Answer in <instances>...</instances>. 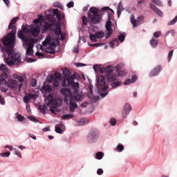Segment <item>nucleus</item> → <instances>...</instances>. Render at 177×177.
Masks as SVG:
<instances>
[{
	"instance_id": "obj_1",
	"label": "nucleus",
	"mask_w": 177,
	"mask_h": 177,
	"mask_svg": "<svg viewBox=\"0 0 177 177\" xmlns=\"http://www.w3.org/2000/svg\"><path fill=\"white\" fill-rule=\"evenodd\" d=\"M19 21V17H16L13 18L8 26V29L12 30V31L8 33L6 36L3 37L1 41L4 45L5 48H10V49L3 48L1 47V50H6L7 55L10 56L13 53V49L15 48V44H16V31L17 28H16V23Z\"/></svg>"
},
{
	"instance_id": "obj_2",
	"label": "nucleus",
	"mask_w": 177,
	"mask_h": 177,
	"mask_svg": "<svg viewBox=\"0 0 177 177\" xmlns=\"http://www.w3.org/2000/svg\"><path fill=\"white\" fill-rule=\"evenodd\" d=\"M45 105H39V110L42 113V114H46L48 111V107L46 106H52L50 108V111L51 113H56V109L57 107H61L63 101L60 97H56L53 98L52 94H49L44 101Z\"/></svg>"
},
{
	"instance_id": "obj_3",
	"label": "nucleus",
	"mask_w": 177,
	"mask_h": 177,
	"mask_svg": "<svg viewBox=\"0 0 177 177\" xmlns=\"http://www.w3.org/2000/svg\"><path fill=\"white\" fill-rule=\"evenodd\" d=\"M103 12L99 10V8L96 7H91L88 11L87 18L85 16L82 17V23L84 26H86L88 22L90 24H99L102 20Z\"/></svg>"
},
{
	"instance_id": "obj_4",
	"label": "nucleus",
	"mask_w": 177,
	"mask_h": 177,
	"mask_svg": "<svg viewBox=\"0 0 177 177\" xmlns=\"http://www.w3.org/2000/svg\"><path fill=\"white\" fill-rule=\"evenodd\" d=\"M60 92L64 95V96H65V103H66V104H68L69 103V109L71 111H74V110L78 107V105H77V103H75L74 100L71 99V90L68 88H62Z\"/></svg>"
},
{
	"instance_id": "obj_5",
	"label": "nucleus",
	"mask_w": 177,
	"mask_h": 177,
	"mask_svg": "<svg viewBox=\"0 0 177 177\" xmlns=\"http://www.w3.org/2000/svg\"><path fill=\"white\" fill-rule=\"evenodd\" d=\"M72 86L74 89V93H77L80 90V84L74 82V76H71L70 79H65L62 82V86Z\"/></svg>"
},
{
	"instance_id": "obj_6",
	"label": "nucleus",
	"mask_w": 177,
	"mask_h": 177,
	"mask_svg": "<svg viewBox=\"0 0 177 177\" xmlns=\"http://www.w3.org/2000/svg\"><path fill=\"white\" fill-rule=\"evenodd\" d=\"M7 78H8V73L6 72H3L0 75V90L3 93H6L9 88V84L8 82H6Z\"/></svg>"
},
{
	"instance_id": "obj_7",
	"label": "nucleus",
	"mask_w": 177,
	"mask_h": 177,
	"mask_svg": "<svg viewBox=\"0 0 177 177\" xmlns=\"http://www.w3.org/2000/svg\"><path fill=\"white\" fill-rule=\"evenodd\" d=\"M20 59V55L19 53H15L10 57H5L4 60L8 66L12 67V66H15V64H19L21 62Z\"/></svg>"
},
{
	"instance_id": "obj_8",
	"label": "nucleus",
	"mask_w": 177,
	"mask_h": 177,
	"mask_svg": "<svg viewBox=\"0 0 177 177\" xmlns=\"http://www.w3.org/2000/svg\"><path fill=\"white\" fill-rule=\"evenodd\" d=\"M113 70L114 68L113 66H108L105 68V74L107 77V81H109V82H111L117 80V74L113 73Z\"/></svg>"
},
{
	"instance_id": "obj_9",
	"label": "nucleus",
	"mask_w": 177,
	"mask_h": 177,
	"mask_svg": "<svg viewBox=\"0 0 177 177\" xmlns=\"http://www.w3.org/2000/svg\"><path fill=\"white\" fill-rule=\"evenodd\" d=\"M98 91L100 92H106L109 89V86H106V79L104 76H99L97 79Z\"/></svg>"
},
{
	"instance_id": "obj_10",
	"label": "nucleus",
	"mask_w": 177,
	"mask_h": 177,
	"mask_svg": "<svg viewBox=\"0 0 177 177\" xmlns=\"http://www.w3.org/2000/svg\"><path fill=\"white\" fill-rule=\"evenodd\" d=\"M37 41L38 40L37 39L32 38L28 42V48L26 49V55L28 56H32L34 54V50H32V48H34V44H37Z\"/></svg>"
},
{
	"instance_id": "obj_11",
	"label": "nucleus",
	"mask_w": 177,
	"mask_h": 177,
	"mask_svg": "<svg viewBox=\"0 0 177 177\" xmlns=\"http://www.w3.org/2000/svg\"><path fill=\"white\" fill-rule=\"evenodd\" d=\"M144 19L145 17H143V15H140L136 19L135 15H131L130 17V21L133 27H138V26L142 23V21L144 20Z\"/></svg>"
},
{
	"instance_id": "obj_12",
	"label": "nucleus",
	"mask_w": 177,
	"mask_h": 177,
	"mask_svg": "<svg viewBox=\"0 0 177 177\" xmlns=\"http://www.w3.org/2000/svg\"><path fill=\"white\" fill-rule=\"evenodd\" d=\"M41 32V27L38 25H32L29 29V33L32 35V37H38Z\"/></svg>"
},
{
	"instance_id": "obj_13",
	"label": "nucleus",
	"mask_w": 177,
	"mask_h": 177,
	"mask_svg": "<svg viewBox=\"0 0 177 177\" xmlns=\"http://www.w3.org/2000/svg\"><path fill=\"white\" fill-rule=\"evenodd\" d=\"M48 45H49L50 47L53 46V48L56 47V43L55 42V40L52 39V37L50 36H47L45 40L43 41V46H48Z\"/></svg>"
},
{
	"instance_id": "obj_14",
	"label": "nucleus",
	"mask_w": 177,
	"mask_h": 177,
	"mask_svg": "<svg viewBox=\"0 0 177 177\" xmlns=\"http://www.w3.org/2000/svg\"><path fill=\"white\" fill-rule=\"evenodd\" d=\"M132 110V106L129 104H126L122 112L123 118H127V116L129 114V111Z\"/></svg>"
},
{
	"instance_id": "obj_15",
	"label": "nucleus",
	"mask_w": 177,
	"mask_h": 177,
	"mask_svg": "<svg viewBox=\"0 0 177 177\" xmlns=\"http://www.w3.org/2000/svg\"><path fill=\"white\" fill-rule=\"evenodd\" d=\"M105 27L107 30L106 38H110L111 34H113V29L111 28V21H110V19H109V20L106 21Z\"/></svg>"
},
{
	"instance_id": "obj_16",
	"label": "nucleus",
	"mask_w": 177,
	"mask_h": 177,
	"mask_svg": "<svg viewBox=\"0 0 177 177\" xmlns=\"http://www.w3.org/2000/svg\"><path fill=\"white\" fill-rule=\"evenodd\" d=\"M37 97V95L32 94V93H28V94H26V96L24 97V103L28 104V103H30V99H32V100H36Z\"/></svg>"
},
{
	"instance_id": "obj_17",
	"label": "nucleus",
	"mask_w": 177,
	"mask_h": 177,
	"mask_svg": "<svg viewBox=\"0 0 177 177\" xmlns=\"http://www.w3.org/2000/svg\"><path fill=\"white\" fill-rule=\"evenodd\" d=\"M99 136V131L97 129H95L90 131L88 134V140H92V139H95V138H97Z\"/></svg>"
},
{
	"instance_id": "obj_18",
	"label": "nucleus",
	"mask_w": 177,
	"mask_h": 177,
	"mask_svg": "<svg viewBox=\"0 0 177 177\" xmlns=\"http://www.w3.org/2000/svg\"><path fill=\"white\" fill-rule=\"evenodd\" d=\"M162 70V67L161 66H158L156 68H153L150 73V77H156V75H158L160 73V71Z\"/></svg>"
},
{
	"instance_id": "obj_19",
	"label": "nucleus",
	"mask_w": 177,
	"mask_h": 177,
	"mask_svg": "<svg viewBox=\"0 0 177 177\" xmlns=\"http://www.w3.org/2000/svg\"><path fill=\"white\" fill-rule=\"evenodd\" d=\"M53 30H55V35L57 37H59V35H62V28H60V24L55 23L54 24Z\"/></svg>"
},
{
	"instance_id": "obj_20",
	"label": "nucleus",
	"mask_w": 177,
	"mask_h": 177,
	"mask_svg": "<svg viewBox=\"0 0 177 177\" xmlns=\"http://www.w3.org/2000/svg\"><path fill=\"white\" fill-rule=\"evenodd\" d=\"M53 27H55V23L49 24V22H44L43 30L44 31H48V30H53Z\"/></svg>"
},
{
	"instance_id": "obj_21",
	"label": "nucleus",
	"mask_w": 177,
	"mask_h": 177,
	"mask_svg": "<svg viewBox=\"0 0 177 177\" xmlns=\"http://www.w3.org/2000/svg\"><path fill=\"white\" fill-rule=\"evenodd\" d=\"M8 84L9 88H10L11 89H15L19 86V84H17V81L15 80H12V79L9 80Z\"/></svg>"
},
{
	"instance_id": "obj_22",
	"label": "nucleus",
	"mask_w": 177,
	"mask_h": 177,
	"mask_svg": "<svg viewBox=\"0 0 177 177\" xmlns=\"http://www.w3.org/2000/svg\"><path fill=\"white\" fill-rule=\"evenodd\" d=\"M71 99L75 102H81L82 95L78 94V93H75L74 95H73V92H71Z\"/></svg>"
},
{
	"instance_id": "obj_23",
	"label": "nucleus",
	"mask_w": 177,
	"mask_h": 177,
	"mask_svg": "<svg viewBox=\"0 0 177 177\" xmlns=\"http://www.w3.org/2000/svg\"><path fill=\"white\" fill-rule=\"evenodd\" d=\"M41 91L42 93H44V92H48L49 93L52 92V88H50V86L46 85V82H44V86L41 88Z\"/></svg>"
},
{
	"instance_id": "obj_24",
	"label": "nucleus",
	"mask_w": 177,
	"mask_h": 177,
	"mask_svg": "<svg viewBox=\"0 0 177 177\" xmlns=\"http://www.w3.org/2000/svg\"><path fill=\"white\" fill-rule=\"evenodd\" d=\"M150 7L151 9H153L156 13L158 15V16H160V17H162V12L158 9L154 4L151 3Z\"/></svg>"
},
{
	"instance_id": "obj_25",
	"label": "nucleus",
	"mask_w": 177,
	"mask_h": 177,
	"mask_svg": "<svg viewBox=\"0 0 177 177\" xmlns=\"http://www.w3.org/2000/svg\"><path fill=\"white\" fill-rule=\"evenodd\" d=\"M122 10H124V6H122V3L120 2L118 5V9H117V16L118 19H120V16H121V13H122Z\"/></svg>"
},
{
	"instance_id": "obj_26",
	"label": "nucleus",
	"mask_w": 177,
	"mask_h": 177,
	"mask_svg": "<svg viewBox=\"0 0 177 177\" xmlns=\"http://www.w3.org/2000/svg\"><path fill=\"white\" fill-rule=\"evenodd\" d=\"M53 13L54 16H56L58 21H62V15H60V12H59L58 9H54L53 10Z\"/></svg>"
},
{
	"instance_id": "obj_27",
	"label": "nucleus",
	"mask_w": 177,
	"mask_h": 177,
	"mask_svg": "<svg viewBox=\"0 0 177 177\" xmlns=\"http://www.w3.org/2000/svg\"><path fill=\"white\" fill-rule=\"evenodd\" d=\"M150 45L152 48H157L158 45V40L156 39L155 38H152L150 40Z\"/></svg>"
},
{
	"instance_id": "obj_28",
	"label": "nucleus",
	"mask_w": 177,
	"mask_h": 177,
	"mask_svg": "<svg viewBox=\"0 0 177 177\" xmlns=\"http://www.w3.org/2000/svg\"><path fill=\"white\" fill-rule=\"evenodd\" d=\"M63 74L65 77L64 80H70V78H71V77H70V71H68V69H64Z\"/></svg>"
},
{
	"instance_id": "obj_29",
	"label": "nucleus",
	"mask_w": 177,
	"mask_h": 177,
	"mask_svg": "<svg viewBox=\"0 0 177 177\" xmlns=\"http://www.w3.org/2000/svg\"><path fill=\"white\" fill-rule=\"evenodd\" d=\"M17 37H18V38L21 39V41H26V37H24V34L23 33V30L18 31Z\"/></svg>"
},
{
	"instance_id": "obj_30",
	"label": "nucleus",
	"mask_w": 177,
	"mask_h": 177,
	"mask_svg": "<svg viewBox=\"0 0 177 177\" xmlns=\"http://www.w3.org/2000/svg\"><path fill=\"white\" fill-rule=\"evenodd\" d=\"M46 53H50L51 55H55V53H56V50H55V48L50 46L46 48Z\"/></svg>"
},
{
	"instance_id": "obj_31",
	"label": "nucleus",
	"mask_w": 177,
	"mask_h": 177,
	"mask_svg": "<svg viewBox=\"0 0 177 177\" xmlns=\"http://www.w3.org/2000/svg\"><path fill=\"white\" fill-rule=\"evenodd\" d=\"M13 78L17 80L19 82H24V79L23 78V77L19 75L18 74H14Z\"/></svg>"
},
{
	"instance_id": "obj_32",
	"label": "nucleus",
	"mask_w": 177,
	"mask_h": 177,
	"mask_svg": "<svg viewBox=\"0 0 177 177\" xmlns=\"http://www.w3.org/2000/svg\"><path fill=\"white\" fill-rule=\"evenodd\" d=\"M63 124H56L55 125V132L57 133H62V127Z\"/></svg>"
},
{
	"instance_id": "obj_33",
	"label": "nucleus",
	"mask_w": 177,
	"mask_h": 177,
	"mask_svg": "<svg viewBox=\"0 0 177 177\" xmlns=\"http://www.w3.org/2000/svg\"><path fill=\"white\" fill-rule=\"evenodd\" d=\"M125 37H126L125 33L120 34L118 36V41L119 40L120 42H124V41H125Z\"/></svg>"
},
{
	"instance_id": "obj_34",
	"label": "nucleus",
	"mask_w": 177,
	"mask_h": 177,
	"mask_svg": "<svg viewBox=\"0 0 177 177\" xmlns=\"http://www.w3.org/2000/svg\"><path fill=\"white\" fill-rule=\"evenodd\" d=\"M124 151V145L119 144L116 147V151H119L121 153V151Z\"/></svg>"
},
{
	"instance_id": "obj_35",
	"label": "nucleus",
	"mask_w": 177,
	"mask_h": 177,
	"mask_svg": "<svg viewBox=\"0 0 177 177\" xmlns=\"http://www.w3.org/2000/svg\"><path fill=\"white\" fill-rule=\"evenodd\" d=\"M97 37H96V34L95 35H90V39L91 41H92V42H97Z\"/></svg>"
},
{
	"instance_id": "obj_36",
	"label": "nucleus",
	"mask_w": 177,
	"mask_h": 177,
	"mask_svg": "<svg viewBox=\"0 0 177 177\" xmlns=\"http://www.w3.org/2000/svg\"><path fill=\"white\" fill-rule=\"evenodd\" d=\"M96 37L98 39L103 38L104 37V32H97L95 33Z\"/></svg>"
},
{
	"instance_id": "obj_37",
	"label": "nucleus",
	"mask_w": 177,
	"mask_h": 177,
	"mask_svg": "<svg viewBox=\"0 0 177 177\" xmlns=\"http://www.w3.org/2000/svg\"><path fill=\"white\" fill-rule=\"evenodd\" d=\"M103 156H104L103 152H97L96 153L95 158H97V160H102V158H103Z\"/></svg>"
},
{
	"instance_id": "obj_38",
	"label": "nucleus",
	"mask_w": 177,
	"mask_h": 177,
	"mask_svg": "<svg viewBox=\"0 0 177 177\" xmlns=\"http://www.w3.org/2000/svg\"><path fill=\"white\" fill-rule=\"evenodd\" d=\"M115 42H116V43L118 42V39L115 38V39H113V41H110V43H109V46H110L111 48H114V45H115Z\"/></svg>"
},
{
	"instance_id": "obj_39",
	"label": "nucleus",
	"mask_w": 177,
	"mask_h": 177,
	"mask_svg": "<svg viewBox=\"0 0 177 177\" xmlns=\"http://www.w3.org/2000/svg\"><path fill=\"white\" fill-rule=\"evenodd\" d=\"M112 88H117L121 85V82H113L111 84Z\"/></svg>"
},
{
	"instance_id": "obj_40",
	"label": "nucleus",
	"mask_w": 177,
	"mask_h": 177,
	"mask_svg": "<svg viewBox=\"0 0 177 177\" xmlns=\"http://www.w3.org/2000/svg\"><path fill=\"white\" fill-rule=\"evenodd\" d=\"M151 2L155 5H157V6H162V3L160 0H151Z\"/></svg>"
},
{
	"instance_id": "obj_41",
	"label": "nucleus",
	"mask_w": 177,
	"mask_h": 177,
	"mask_svg": "<svg viewBox=\"0 0 177 177\" xmlns=\"http://www.w3.org/2000/svg\"><path fill=\"white\" fill-rule=\"evenodd\" d=\"M118 75L119 77H125V75H127V71L126 70L120 71L118 72Z\"/></svg>"
},
{
	"instance_id": "obj_42",
	"label": "nucleus",
	"mask_w": 177,
	"mask_h": 177,
	"mask_svg": "<svg viewBox=\"0 0 177 177\" xmlns=\"http://www.w3.org/2000/svg\"><path fill=\"white\" fill-rule=\"evenodd\" d=\"M177 21V15L176 17L168 23V26H174Z\"/></svg>"
},
{
	"instance_id": "obj_43",
	"label": "nucleus",
	"mask_w": 177,
	"mask_h": 177,
	"mask_svg": "<svg viewBox=\"0 0 177 177\" xmlns=\"http://www.w3.org/2000/svg\"><path fill=\"white\" fill-rule=\"evenodd\" d=\"M74 116L73 115H68V114H66V115H64L62 117V120H68V118H73Z\"/></svg>"
},
{
	"instance_id": "obj_44",
	"label": "nucleus",
	"mask_w": 177,
	"mask_h": 177,
	"mask_svg": "<svg viewBox=\"0 0 177 177\" xmlns=\"http://www.w3.org/2000/svg\"><path fill=\"white\" fill-rule=\"evenodd\" d=\"M54 80H62V75L59 73H55L54 75Z\"/></svg>"
},
{
	"instance_id": "obj_45",
	"label": "nucleus",
	"mask_w": 177,
	"mask_h": 177,
	"mask_svg": "<svg viewBox=\"0 0 177 177\" xmlns=\"http://www.w3.org/2000/svg\"><path fill=\"white\" fill-rule=\"evenodd\" d=\"M1 71H6L8 70V66L6 64H1L0 66Z\"/></svg>"
},
{
	"instance_id": "obj_46",
	"label": "nucleus",
	"mask_w": 177,
	"mask_h": 177,
	"mask_svg": "<svg viewBox=\"0 0 177 177\" xmlns=\"http://www.w3.org/2000/svg\"><path fill=\"white\" fill-rule=\"evenodd\" d=\"M162 33L160 31H157L153 32V37L154 38H159V37H161Z\"/></svg>"
},
{
	"instance_id": "obj_47",
	"label": "nucleus",
	"mask_w": 177,
	"mask_h": 177,
	"mask_svg": "<svg viewBox=\"0 0 177 177\" xmlns=\"http://www.w3.org/2000/svg\"><path fill=\"white\" fill-rule=\"evenodd\" d=\"M79 124L80 125H85V124H87L86 119L85 118L80 119L79 121Z\"/></svg>"
},
{
	"instance_id": "obj_48",
	"label": "nucleus",
	"mask_w": 177,
	"mask_h": 177,
	"mask_svg": "<svg viewBox=\"0 0 177 177\" xmlns=\"http://www.w3.org/2000/svg\"><path fill=\"white\" fill-rule=\"evenodd\" d=\"M173 55H174V50H171L169 51L168 55V62H171Z\"/></svg>"
},
{
	"instance_id": "obj_49",
	"label": "nucleus",
	"mask_w": 177,
	"mask_h": 177,
	"mask_svg": "<svg viewBox=\"0 0 177 177\" xmlns=\"http://www.w3.org/2000/svg\"><path fill=\"white\" fill-rule=\"evenodd\" d=\"M21 30H22V31H24V32H25V34H27V32H29L30 30H28V29L27 28V27H26V26H24V25H22V26H21Z\"/></svg>"
},
{
	"instance_id": "obj_50",
	"label": "nucleus",
	"mask_w": 177,
	"mask_h": 177,
	"mask_svg": "<svg viewBox=\"0 0 177 177\" xmlns=\"http://www.w3.org/2000/svg\"><path fill=\"white\" fill-rule=\"evenodd\" d=\"M59 81H60V80H57V79H54L53 85H54V86H55V88H58Z\"/></svg>"
},
{
	"instance_id": "obj_51",
	"label": "nucleus",
	"mask_w": 177,
	"mask_h": 177,
	"mask_svg": "<svg viewBox=\"0 0 177 177\" xmlns=\"http://www.w3.org/2000/svg\"><path fill=\"white\" fill-rule=\"evenodd\" d=\"M28 119L33 122H38V120L32 116H28Z\"/></svg>"
},
{
	"instance_id": "obj_52",
	"label": "nucleus",
	"mask_w": 177,
	"mask_h": 177,
	"mask_svg": "<svg viewBox=\"0 0 177 177\" xmlns=\"http://www.w3.org/2000/svg\"><path fill=\"white\" fill-rule=\"evenodd\" d=\"M1 157H9L10 156V152H5L0 153Z\"/></svg>"
},
{
	"instance_id": "obj_53",
	"label": "nucleus",
	"mask_w": 177,
	"mask_h": 177,
	"mask_svg": "<svg viewBox=\"0 0 177 177\" xmlns=\"http://www.w3.org/2000/svg\"><path fill=\"white\" fill-rule=\"evenodd\" d=\"M53 80H55V77L53 75H49L47 77L48 82H53Z\"/></svg>"
},
{
	"instance_id": "obj_54",
	"label": "nucleus",
	"mask_w": 177,
	"mask_h": 177,
	"mask_svg": "<svg viewBox=\"0 0 177 177\" xmlns=\"http://www.w3.org/2000/svg\"><path fill=\"white\" fill-rule=\"evenodd\" d=\"M93 68L94 71H99L100 70V66H99V64H95L93 65Z\"/></svg>"
},
{
	"instance_id": "obj_55",
	"label": "nucleus",
	"mask_w": 177,
	"mask_h": 177,
	"mask_svg": "<svg viewBox=\"0 0 177 177\" xmlns=\"http://www.w3.org/2000/svg\"><path fill=\"white\" fill-rule=\"evenodd\" d=\"M146 3V0H139L138 1V6H142V5H145Z\"/></svg>"
},
{
	"instance_id": "obj_56",
	"label": "nucleus",
	"mask_w": 177,
	"mask_h": 177,
	"mask_svg": "<svg viewBox=\"0 0 177 177\" xmlns=\"http://www.w3.org/2000/svg\"><path fill=\"white\" fill-rule=\"evenodd\" d=\"M17 118L18 121H19V122L24 121V117H23V115H21L20 114H19L17 116Z\"/></svg>"
},
{
	"instance_id": "obj_57",
	"label": "nucleus",
	"mask_w": 177,
	"mask_h": 177,
	"mask_svg": "<svg viewBox=\"0 0 177 177\" xmlns=\"http://www.w3.org/2000/svg\"><path fill=\"white\" fill-rule=\"evenodd\" d=\"M15 154H16V156H17V157H19V158H21V153L19 152V150H15Z\"/></svg>"
},
{
	"instance_id": "obj_58",
	"label": "nucleus",
	"mask_w": 177,
	"mask_h": 177,
	"mask_svg": "<svg viewBox=\"0 0 177 177\" xmlns=\"http://www.w3.org/2000/svg\"><path fill=\"white\" fill-rule=\"evenodd\" d=\"M38 20L39 21H41V23L44 21L45 18L44 17V15H39L38 16Z\"/></svg>"
},
{
	"instance_id": "obj_59",
	"label": "nucleus",
	"mask_w": 177,
	"mask_h": 177,
	"mask_svg": "<svg viewBox=\"0 0 177 177\" xmlns=\"http://www.w3.org/2000/svg\"><path fill=\"white\" fill-rule=\"evenodd\" d=\"M110 122H111V124L114 126L115 125V124H117V120H115V119L114 118H112L111 119Z\"/></svg>"
},
{
	"instance_id": "obj_60",
	"label": "nucleus",
	"mask_w": 177,
	"mask_h": 177,
	"mask_svg": "<svg viewBox=\"0 0 177 177\" xmlns=\"http://www.w3.org/2000/svg\"><path fill=\"white\" fill-rule=\"evenodd\" d=\"M129 84H133L131 79L127 80L124 82V85H129Z\"/></svg>"
},
{
	"instance_id": "obj_61",
	"label": "nucleus",
	"mask_w": 177,
	"mask_h": 177,
	"mask_svg": "<svg viewBox=\"0 0 177 177\" xmlns=\"http://www.w3.org/2000/svg\"><path fill=\"white\" fill-rule=\"evenodd\" d=\"M136 80H138V77H136V75H133L131 77V79L130 80V81H131V82L133 84V82H135Z\"/></svg>"
},
{
	"instance_id": "obj_62",
	"label": "nucleus",
	"mask_w": 177,
	"mask_h": 177,
	"mask_svg": "<svg viewBox=\"0 0 177 177\" xmlns=\"http://www.w3.org/2000/svg\"><path fill=\"white\" fill-rule=\"evenodd\" d=\"M68 8H73L74 7V2L73 1H70L68 4H67Z\"/></svg>"
},
{
	"instance_id": "obj_63",
	"label": "nucleus",
	"mask_w": 177,
	"mask_h": 177,
	"mask_svg": "<svg viewBox=\"0 0 177 177\" xmlns=\"http://www.w3.org/2000/svg\"><path fill=\"white\" fill-rule=\"evenodd\" d=\"M168 34H171L172 37H174L175 35V30H171L167 32V35H168Z\"/></svg>"
},
{
	"instance_id": "obj_64",
	"label": "nucleus",
	"mask_w": 177,
	"mask_h": 177,
	"mask_svg": "<svg viewBox=\"0 0 177 177\" xmlns=\"http://www.w3.org/2000/svg\"><path fill=\"white\" fill-rule=\"evenodd\" d=\"M97 175H103V170L102 169H98L97 171Z\"/></svg>"
}]
</instances>
